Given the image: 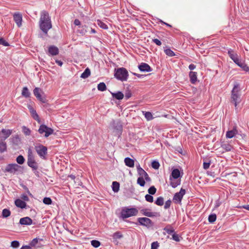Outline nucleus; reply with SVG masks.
<instances>
[{"label": "nucleus", "instance_id": "774afa93", "mask_svg": "<svg viewBox=\"0 0 249 249\" xmlns=\"http://www.w3.org/2000/svg\"><path fill=\"white\" fill-rule=\"evenodd\" d=\"M20 249H32L30 246H23Z\"/></svg>", "mask_w": 249, "mask_h": 249}, {"label": "nucleus", "instance_id": "37998d69", "mask_svg": "<svg viewBox=\"0 0 249 249\" xmlns=\"http://www.w3.org/2000/svg\"><path fill=\"white\" fill-rule=\"evenodd\" d=\"M216 219V215L215 214H211L209 216L208 220L210 223L214 222Z\"/></svg>", "mask_w": 249, "mask_h": 249}, {"label": "nucleus", "instance_id": "cd10ccee", "mask_svg": "<svg viewBox=\"0 0 249 249\" xmlns=\"http://www.w3.org/2000/svg\"><path fill=\"white\" fill-rule=\"evenodd\" d=\"M170 185L174 188L177 187L180 184L181 180L180 179H178L177 180H173V178L171 177H170Z\"/></svg>", "mask_w": 249, "mask_h": 249}, {"label": "nucleus", "instance_id": "2f4dec72", "mask_svg": "<svg viewBox=\"0 0 249 249\" xmlns=\"http://www.w3.org/2000/svg\"><path fill=\"white\" fill-rule=\"evenodd\" d=\"M120 188V184L117 181H113L112 184V190L115 192L117 193L119 191Z\"/></svg>", "mask_w": 249, "mask_h": 249}, {"label": "nucleus", "instance_id": "a19ab883", "mask_svg": "<svg viewBox=\"0 0 249 249\" xmlns=\"http://www.w3.org/2000/svg\"><path fill=\"white\" fill-rule=\"evenodd\" d=\"M97 24L102 29H107L108 28L107 25L100 20H97Z\"/></svg>", "mask_w": 249, "mask_h": 249}, {"label": "nucleus", "instance_id": "1a4fd4ad", "mask_svg": "<svg viewBox=\"0 0 249 249\" xmlns=\"http://www.w3.org/2000/svg\"><path fill=\"white\" fill-rule=\"evenodd\" d=\"M35 150L40 157L43 159L45 158L47 154V147L42 144H39L35 146Z\"/></svg>", "mask_w": 249, "mask_h": 249}, {"label": "nucleus", "instance_id": "6ab92c4d", "mask_svg": "<svg viewBox=\"0 0 249 249\" xmlns=\"http://www.w3.org/2000/svg\"><path fill=\"white\" fill-rule=\"evenodd\" d=\"M189 78L191 83L193 84H195L197 80V72L195 71H191L189 72Z\"/></svg>", "mask_w": 249, "mask_h": 249}, {"label": "nucleus", "instance_id": "4468645a", "mask_svg": "<svg viewBox=\"0 0 249 249\" xmlns=\"http://www.w3.org/2000/svg\"><path fill=\"white\" fill-rule=\"evenodd\" d=\"M141 212L143 215L150 217H153L160 215L159 213L149 212V210L147 209H142L141 211Z\"/></svg>", "mask_w": 249, "mask_h": 249}, {"label": "nucleus", "instance_id": "72a5a7b5", "mask_svg": "<svg viewBox=\"0 0 249 249\" xmlns=\"http://www.w3.org/2000/svg\"><path fill=\"white\" fill-rule=\"evenodd\" d=\"M22 95L23 96L28 98L30 97V92L27 87H24L22 91Z\"/></svg>", "mask_w": 249, "mask_h": 249}, {"label": "nucleus", "instance_id": "09e8293b", "mask_svg": "<svg viewBox=\"0 0 249 249\" xmlns=\"http://www.w3.org/2000/svg\"><path fill=\"white\" fill-rule=\"evenodd\" d=\"M145 200L149 202H153V197L150 194H147L145 196Z\"/></svg>", "mask_w": 249, "mask_h": 249}, {"label": "nucleus", "instance_id": "c756f323", "mask_svg": "<svg viewBox=\"0 0 249 249\" xmlns=\"http://www.w3.org/2000/svg\"><path fill=\"white\" fill-rule=\"evenodd\" d=\"M90 75V70L89 68H87L81 74L80 77L86 79L89 77Z\"/></svg>", "mask_w": 249, "mask_h": 249}, {"label": "nucleus", "instance_id": "aec40b11", "mask_svg": "<svg viewBox=\"0 0 249 249\" xmlns=\"http://www.w3.org/2000/svg\"><path fill=\"white\" fill-rule=\"evenodd\" d=\"M88 27L86 25L79 26L77 30V33L82 36L85 35L88 32Z\"/></svg>", "mask_w": 249, "mask_h": 249}, {"label": "nucleus", "instance_id": "338daca9", "mask_svg": "<svg viewBox=\"0 0 249 249\" xmlns=\"http://www.w3.org/2000/svg\"><path fill=\"white\" fill-rule=\"evenodd\" d=\"M133 74L134 75L137 76L139 78H142V77H143L144 76V75L137 74V73H133Z\"/></svg>", "mask_w": 249, "mask_h": 249}, {"label": "nucleus", "instance_id": "423d86ee", "mask_svg": "<svg viewBox=\"0 0 249 249\" xmlns=\"http://www.w3.org/2000/svg\"><path fill=\"white\" fill-rule=\"evenodd\" d=\"M138 213V210L134 208H125L122 210L121 214L123 219L132 216H136Z\"/></svg>", "mask_w": 249, "mask_h": 249}, {"label": "nucleus", "instance_id": "f257e3e1", "mask_svg": "<svg viewBox=\"0 0 249 249\" xmlns=\"http://www.w3.org/2000/svg\"><path fill=\"white\" fill-rule=\"evenodd\" d=\"M39 25L40 30L43 33L47 35L48 31L52 27L51 18L48 12L46 11H41Z\"/></svg>", "mask_w": 249, "mask_h": 249}, {"label": "nucleus", "instance_id": "3c124183", "mask_svg": "<svg viewBox=\"0 0 249 249\" xmlns=\"http://www.w3.org/2000/svg\"><path fill=\"white\" fill-rule=\"evenodd\" d=\"M43 202L44 204L47 205H50L52 203V199L50 197H44L43 200Z\"/></svg>", "mask_w": 249, "mask_h": 249}, {"label": "nucleus", "instance_id": "20e7f679", "mask_svg": "<svg viewBox=\"0 0 249 249\" xmlns=\"http://www.w3.org/2000/svg\"><path fill=\"white\" fill-rule=\"evenodd\" d=\"M27 165L32 168L33 170H36L38 168V164L36 161L35 156L31 148L28 149Z\"/></svg>", "mask_w": 249, "mask_h": 249}, {"label": "nucleus", "instance_id": "13d9d810", "mask_svg": "<svg viewBox=\"0 0 249 249\" xmlns=\"http://www.w3.org/2000/svg\"><path fill=\"white\" fill-rule=\"evenodd\" d=\"M38 240L37 238H34L31 242L30 245L31 246H35L38 243Z\"/></svg>", "mask_w": 249, "mask_h": 249}, {"label": "nucleus", "instance_id": "6e6d98bb", "mask_svg": "<svg viewBox=\"0 0 249 249\" xmlns=\"http://www.w3.org/2000/svg\"><path fill=\"white\" fill-rule=\"evenodd\" d=\"M0 45H2L4 46H9V44L4 39L0 38Z\"/></svg>", "mask_w": 249, "mask_h": 249}, {"label": "nucleus", "instance_id": "5701e85b", "mask_svg": "<svg viewBox=\"0 0 249 249\" xmlns=\"http://www.w3.org/2000/svg\"><path fill=\"white\" fill-rule=\"evenodd\" d=\"M112 97L117 100H122L124 97V94L121 91H118L116 93L111 92Z\"/></svg>", "mask_w": 249, "mask_h": 249}, {"label": "nucleus", "instance_id": "8fccbe9b", "mask_svg": "<svg viewBox=\"0 0 249 249\" xmlns=\"http://www.w3.org/2000/svg\"><path fill=\"white\" fill-rule=\"evenodd\" d=\"M152 168L155 169H158L160 167V163L158 161L154 160L151 164Z\"/></svg>", "mask_w": 249, "mask_h": 249}, {"label": "nucleus", "instance_id": "58836bf2", "mask_svg": "<svg viewBox=\"0 0 249 249\" xmlns=\"http://www.w3.org/2000/svg\"><path fill=\"white\" fill-rule=\"evenodd\" d=\"M6 150V144L3 141H0V153H2Z\"/></svg>", "mask_w": 249, "mask_h": 249}, {"label": "nucleus", "instance_id": "680f3d73", "mask_svg": "<svg viewBox=\"0 0 249 249\" xmlns=\"http://www.w3.org/2000/svg\"><path fill=\"white\" fill-rule=\"evenodd\" d=\"M210 165V162H204L203 163V168L205 170L208 169Z\"/></svg>", "mask_w": 249, "mask_h": 249}, {"label": "nucleus", "instance_id": "bb28decb", "mask_svg": "<svg viewBox=\"0 0 249 249\" xmlns=\"http://www.w3.org/2000/svg\"><path fill=\"white\" fill-rule=\"evenodd\" d=\"M180 175V171L178 169L173 170L171 173V178L173 179L178 178Z\"/></svg>", "mask_w": 249, "mask_h": 249}, {"label": "nucleus", "instance_id": "0eeeda50", "mask_svg": "<svg viewBox=\"0 0 249 249\" xmlns=\"http://www.w3.org/2000/svg\"><path fill=\"white\" fill-rule=\"evenodd\" d=\"M38 131L41 134L45 133L44 136L45 137H48L53 133L54 130L45 124H41L40 125Z\"/></svg>", "mask_w": 249, "mask_h": 249}, {"label": "nucleus", "instance_id": "f8f14e48", "mask_svg": "<svg viewBox=\"0 0 249 249\" xmlns=\"http://www.w3.org/2000/svg\"><path fill=\"white\" fill-rule=\"evenodd\" d=\"M41 89L39 88H36L34 89V94L41 102L45 103L46 102V99L45 97H42L40 94Z\"/></svg>", "mask_w": 249, "mask_h": 249}, {"label": "nucleus", "instance_id": "7ed1b4c3", "mask_svg": "<svg viewBox=\"0 0 249 249\" xmlns=\"http://www.w3.org/2000/svg\"><path fill=\"white\" fill-rule=\"evenodd\" d=\"M228 54L231 59L238 66L242 68L244 71H249V67L244 62H242L239 59L238 55L234 53L232 49H230L228 50Z\"/></svg>", "mask_w": 249, "mask_h": 249}, {"label": "nucleus", "instance_id": "052dcab7", "mask_svg": "<svg viewBox=\"0 0 249 249\" xmlns=\"http://www.w3.org/2000/svg\"><path fill=\"white\" fill-rule=\"evenodd\" d=\"M21 198L24 201H29V197H28V196L25 195V194H22L21 196Z\"/></svg>", "mask_w": 249, "mask_h": 249}, {"label": "nucleus", "instance_id": "ea45409f", "mask_svg": "<svg viewBox=\"0 0 249 249\" xmlns=\"http://www.w3.org/2000/svg\"><path fill=\"white\" fill-rule=\"evenodd\" d=\"M164 52L167 55L170 57L175 56L176 55L174 52L170 49H166L164 50Z\"/></svg>", "mask_w": 249, "mask_h": 249}, {"label": "nucleus", "instance_id": "9b49d317", "mask_svg": "<svg viewBox=\"0 0 249 249\" xmlns=\"http://www.w3.org/2000/svg\"><path fill=\"white\" fill-rule=\"evenodd\" d=\"M137 172L140 177L144 178L145 181L149 182L151 181V178L149 177L148 174L141 167L139 164L136 166Z\"/></svg>", "mask_w": 249, "mask_h": 249}, {"label": "nucleus", "instance_id": "473e14b6", "mask_svg": "<svg viewBox=\"0 0 249 249\" xmlns=\"http://www.w3.org/2000/svg\"><path fill=\"white\" fill-rule=\"evenodd\" d=\"M221 146L223 149L227 152L231 151V150L232 149V146L229 143H222Z\"/></svg>", "mask_w": 249, "mask_h": 249}, {"label": "nucleus", "instance_id": "ddd939ff", "mask_svg": "<svg viewBox=\"0 0 249 249\" xmlns=\"http://www.w3.org/2000/svg\"><path fill=\"white\" fill-rule=\"evenodd\" d=\"M138 68L140 71L142 72H150L152 71V69L150 66L145 63H141L139 65Z\"/></svg>", "mask_w": 249, "mask_h": 249}, {"label": "nucleus", "instance_id": "e2e57ef3", "mask_svg": "<svg viewBox=\"0 0 249 249\" xmlns=\"http://www.w3.org/2000/svg\"><path fill=\"white\" fill-rule=\"evenodd\" d=\"M74 24L76 26H78V27L79 26H81V22L78 19H75L74 20Z\"/></svg>", "mask_w": 249, "mask_h": 249}, {"label": "nucleus", "instance_id": "c9c22d12", "mask_svg": "<svg viewBox=\"0 0 249 249\" xmlns=\"http://www.w3.org/2000/svg\"><path fill=\"white\" fill-rule=\"evenodd\" d=\"M22 131L26 136L31 135V130L25 126H22Z\"/></svg>", "mask_w": 249, "mask_h": 249}, {"label": "nucleus", "instance_id": "c03bdc74", "mask_svg": "<svg viewBox=\"0 0 249 249\" xmlns=\"http://www.w3.org/2000/svg\"><path fill=\"white\" fill-rule=\"evenodd\" d=\"M25 161V159L22 155H19L17 157V162L20 164H23Z\"/></svg>", "mask_w": 249, "mask_h": 249}, {"label": "nucleus", "instance_id": "f03ea898", "mask_svg": "<svg viewBox=\"0 0 249 249\" xmlns=\"http://www.w3.org/2000/svg\"><path fill=\"white\" fill-rule=\"evenodd\" d=\"M231 102L234 105L235 109H237V105L241 101L240 88L238 84H236L231 91Z\"/></svg>", "mask_w": 249, "mask_h": 249}, {"label": "nucleus", "instance_id": "de8ad7c7", "mask_svg": "<svg viewBox=\"0 0 249 249\" xmlns=\"http://www.w3.org/2000/svg\"><path fill=\"white\" fill-rule=\"evenodd\" d=\"M163 230L168 234L173 233L174 232V229L171 227H166L163 229Z\"/></svg>", "mask_w": 249, "mask_h": 249}, {"label": "nucleus", "instance_id": "c85d7f7f", "mask_svg": "<svg viewBox=\"0 0 249 249\" xmlns=\"http://www.w3.org/2000/svg\"><path fill=\"white\" fill-rule=\"evenodd\" d=\"M5 171L8 172L14 173L16 171V164H10L7 166Z\"/></svg>", "mask_w": 249, "mask_h": 249}, {"label": "nucleus", "instance_id": "a211bd4d", "mask_svg": "<svg viewBox=\"0 0 249 249\" xmlns=\"http://www.w3.org/2000/svg\"><path fill=\"white\" fill-rule=\"evenodd\" d=\"M48 53L50 55H56L59 53L58 48L53 45L50 46L48 48Z\"/></svg>", "mask_w": 249, "mask_h": 249}, {"label": "nucleus", "instance_id": "b1692460", "mask_svg": "<svg viewBox=\"0 0 249 249\" xmlns=\"http://www.w3.org/2000/svg\"><path fill=\"white\" fill-rule=\"evenodd\" d=\"M17 207L21 209H27V206L26 202L20 199H17Z\"/></svg>", "mask_w": 249, "mask_h": 249}, {"label": "nucleus", "instance_id": "f704fd0d", "mask_svg": "<svg viewBox=\"0 0 249 249\" xmlns=\"http://www.w3.org/2000/svg\"><path fill=\"white\" fill-rule=\"evenodd\" d=\"M155 203L158 206H162L164 204V199L162 196L158 197L155 202Z\"/></svg>", "mask_w": 249, "mask_h": 249}, {"label": "nucleus", "instance_id": "603ef678", "mask_svg": "<svg viewBox=\"0 0 249 249\" xmlns=\"http://www.w3.org/2000/svg\"><path fill=\"white\" fill-rule=\"evenodd\" d=\"M159 247V244L158 242H154L152 243L151 249H157Z\"/></svg>", "mask_w": 249, "mask_h": 249}, {"label": "nucleus", "instance_id": "0e129e2a", "mask_svg": "<svg viewBox=\"0 0 249 249\" xmlns=\"http://www.w3.org/2000/svg\"><path fill=\"white\" fill-rule=\"evenodd\" d=\"M55 63L59 65V66H62L63 65V62L61 60H59L58 59H55Z\"/></svg>", "mask_w": 249, "mask_h": 249}, {"label": "nucleus", "instance_id": "6e6552de", "mask_svg": "<svg viewBox=\"0 0 249 249\" xmlns=\"http://www.w3.org/2000/svg\"><path fill=\"white\" fill-rule=\"evenodd\" d=\"M186 191L181 188L179 192L175 193L173 196V200L175 203L181 204L183 196L185 194Z\"/></svg>", "mask_w": 249, "mask_h": 249}, {"label": "nucleus", "instance_id": "dca6fc26", "mask_svg": "<svg viewBox=\"0 0 249 249\" xmlns=\"http://www.w3.org/2000/svg\"><path fill=\"white\" fill-rule=\"evenodd\" d=\"M238 134V131L236 129V126H234L233 129L229 130L226 132V137L227 138H232Z\"/></svg>", "mask_w": 249, "mask_h": 249}, {"label": "nucleus", "instance_id": "69168bd1", "mask_svg": "<svg viewBox=\"0 0 249 249\" xmlns=\"http://www.w3.org/2000/svg\"><path fill=\"white\" fill-rule=\"evenodd\" d=\"M196 66L194 64H190L189 66V69L191 70V71H192V70H194L195 69H196Z\"/></svg>", "mask_w": 249, "mask_h": 249}, {"label": "nucleus", "instance_id": "e433bc0d", "mask_svg": "<svg viewBox=\"0 0 249 249\" xmlns=\"http://www.w3.org/2000/svg\"><path fill=\"white\" fill-rule=\"evenodd\" d=\"M97 89L101 91H105L107 89L106 84L104 82L100 83L97 86Z\"/></svg>", "mask_w": 249, "mask_h": 249}, {"label": "nucleus", "instance_id": "4c0bfd02", "mask_svg": "<svg viewBox=\"0 0 249 249\" xmlns=\"http://www.w3.org/2000/svg\"><path fill=\"white\" fill-rule=\"evenodd\" d=\"M144 178L139 177L137 179V183L140 185L142 187H143L145 184Z\"/></svg>", "mask_w": 249, "mask_h": 249}, {"label": "nucleus", "instance_id": "4be33fe9", "mask_svg": "<svg viewBox=\"0 0 249 249\" xmlns=\"http://www.w3.org/2000/svg\"><path fill=\"white\" fill-rule=\"evenodd\" d=\"M124 162L125 164L128 167H133L134 166V160L130 158H125Z\"/></svg>", "mask_w": 249, "mask_h": 249}, {"label": "nucleus", "instance_id": "a878e982", "mask_svg": "<svg viewBox=\"0 0 249 249\" xmlns=\"http://www.w3.org/2000/svg\"><path fill=\"white\" fill-rule=\"evenodd\" d=\"M22 15L19 13H17V26L18 27H21L22 26Z\"/></svg>", "mask_w": 249, "mask_h": 249}, {"label": "nucleus", "instance_id": "bf43d9fd", "mask_svg": "<svg viewBox=\"0 0 249 249\" xmlns=\"http://www.w3.org/2000/svg\"><path fill=\"white\" fill-rule=\"evenodd\" d=\"M152 41L155 43L158 46H160L161 45V41L158 39L155 38L152 39Z\"/></svg>", "mask_w": 249, "mask_h": 249}, {"label": "nucleus", "instance_id": "7c9ffc66", "mask_svg": "<svg viewBox=\"0 0 249 249\" xmlns=\"http://www.w3.org/2000/svg\"><path fill=\"white\" fill-rule=\"evenodd\" d=\"M142 113L144 115L147 121H150L153 119V115L150 112L142 111Z\"/></svg>", "mask_w": 249, "mask_h": 249}, {"label": "nucleus", "instance_id": "f3484780", "mask_svg": "<svg viewBox=\"0 0 249 249\" xmlns=\"http://www.w3.org/2000/svg\"><path fill=\"white\" fill-rule=\"evenodd\" d=\"M11 133L10 130L2 129L0 132V139L1 141L5 140L10 135Z\"/></svg>", "mask_w": 249, "mask_h": 249}, {"label": "nucleus", "instance_id": "4d7b16f0", "mask_svg": "<svg viewBox=\"0 0 249 249\" xmlns=\"http://www.w3.org/2000/svg\"><path fill=\"white\" fill-rule=\"evenodd\" d=\"M132 95L131 92L129 90H127L125 93L124 97L126 100L128 99L130 97H131Z\"/></svg>", "mask_w": 249, "mask_h": 249}, {"label": "nucleus", "instance_id": "393cba45", "mask_svg": "<svg viewBox=\"0 0 249 249\" xmlns=\"http://www.w3.org/2000/svg\"><path fill=\"white\" fill-rule=\"evenodd\" d=\"M30 113L32 117L36 120L39 122V117L36 113V110H35L32 107H29Z\"/></svg>", "mask_w": 249, "mask_h": 249}, {"label": "nucleus", "instance_id": "9d476101", "mask_svg": "<svg viewBox=\"0 0 249 249\" xmlns=\"http://www.w3.org/2000/svg\"><path fill=\"white\" fill-rule=\"evenodd\" d=\"M137 220L140 225L145 226L147 228H149L153 225V223L149 218L139 217Z\"/></svg>", "mask_w": 249, "mask_h": 249}, {"label": "nucleus", "instance_id": "79ce46f5", "mask_svg": "<svg viewBox=\"0 0 249 249\" xmlns=\"http://www.w3.org/2000/svg\"><path fill=\"white\" fill-rule=\"evenodd\" d=\"M10 211L7 209H3L2 212V215L3 217H7L10 216Z\"/></svg>", "mask_w": 249, "mask_h": 249}, {"label": "nucleus", "instance_id": "412c9836", "mask_svg": "<svg viewBox=\"0 0 249 249\" xmlns=\"http://www.w3.org/2000/svg\"><path fill=\"white\" fill-rule=\"evenodd\" d=\"M112 237L114 240L113 241L116 244H117L118 242L117 240L122 238L123 237V235L120 231H117L112 234Z\"/></svg>", "mask_w": 249, "mask_h": 249}, {"label": "nucleus", "instance_id": "a18cd8bd", "mask_svg": "<svg viewBox=\"0 0 249 249\" xmlns=\"http://www.w3.org/2000/svg\"><path fill=\"white\" fill-rule=\"evenodd\" d=\"M157 189L154 186H151L148 190V192L149 194L153 195L156 193Z\"/></svg>", "mask_w": 249, "mask_h": 249}, {"label": "nucleus", "instance_id": "5fc2aeb1", "mask_svg": "<svg viewBox=\"0 0 249 249\" xmlns=\"http://www.w3.org/2000/svg\"><path fill=\"white\" fill-rule=\"evenodd\" d=\"M172 238L174 240H175V241H177V242H178L180 240L178 235L176 234V233H173V234H172Z\"/></svg>", "mask_w": 249, "mask_h": 249}, {"label": "nucleus", "instance_id": "2eb2a0df", "mask_svg": "<svg viewBox=\"0 0 249 249\" xmlns=\"http://www.w3.org/2000/svg\"><path fill=\"white\" fill-rule=\"evenodd\" d=\"M32 223V219L29 217L26 216L20 218L18 224L21 225H31Z\"/></svg>", "mask_w": 249, "mask_h": 249}, {"label": "nucleus", "instance_id": "49530a36", "mask_svg": "<svg viewBox=\"0 0 249 249\" xmlns=\"http://www.w3.org/2000/svg\"><path fill=\"white\" fill-rule=\"evenodd\" d=\"M91 245L94 247V248H98L99 247L100 245H101V243L100 242L98 241V240H93L91 241Z\"/></svg>", "mask_w": 249, "mask_h": 249}, {"label": "nucleus", "instance_id": "864d4df0", "mask_svg": "<svg viewBox=\"0 0 249 249\" xmlns=\"http://www.w3.org/2000/svg\"><path fill=\"white\" fill-rule=\"evenodd\" d=\"M171 204V200L170 199L167 200L165 203V205L164 206V209H167L169 208H170Z\"/></svg>", "mask_w": 249, "mask_h": 249}, {"label": "nucleus", "instance_id": "39448f33", "mask_svg": "<svg viewBox=\"0 0 249 249\" xmlns=\"http://www.w3.org/2000/svg\"><path fill=\"white\" fill-rule=\"evenodd\" d=\"M114 76L117 79L122 81H126L128 76V73L124 68H120L115 70Z\"/></svg>", "mask_w": 249, "mask_h": 249}]
</instances>
